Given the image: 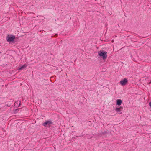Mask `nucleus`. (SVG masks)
Listing matches in <instances>:
<instances>
[{
    "label": "nucleus",
    "mask_w": 151,
    "mask_h": 151,
    "mask_svg": "<svg viewBox=\"0 0 151 151\" xmlns=\"http://www.w3.org/2000/svg\"><path fill=\"white\" fill-rule=\"evenodd\" d=\"M149 105L150 106V107H151V102H150L149 103Z\"/></svg>",
    "instance_id": "8"
},
{
    "label": "nucleus",
    "mask_w": 151,
    "mask_h": 151,
    "mask_svg": "<svg viewBox=\"0 0 151 151\" xmlns=\"http://www.w3.org/2000/svg\"><path fill=\"white\" fill-rule=\"evenodd\" d=\"M107 52L105 51H99L98 52V55L100 56H102L103 59H106L107 57Z\"/></svg>",
    "instance_id": "1"
},
{
    "label": "nucleus",
    "mask_w": 151,
    "mask_h": 151,
    "mask_svg": "<svg viewBox=\"0 0 151 151\" xmlns=\"http://www.w3.org/2000/svg\"><path fill=\"white\" fill-rule=\"evenodd\" d=\"M19 103V104H20V102H19H19H17V103Z\"/></svg>",
    "instance_id": "10"
},
{
    "label": "nucleus",
    "mask_w": 151,
    "mask_h": 151,
    "mask_svg": "<svg viewBox=\"0 0 151 151\" xmlns=\"http://www.w3.org/2000/svg\"><path fill=\"white\" fill-rule=\"evenodd\" d=\"M52 123V122L50 121H46L45 122H44L43 125L44 126H45L47 124H50Z\"/></svg>",
    "instance_id": "5"
},
{
    "label": "nucleus",
    "mask_w": 151,
    "mask_h": 151,
    "mask_svg": "<svg viewBox=\"0 0 151 151\" xmlns=\"http://www.w3.org/2000/svg\"><path fill=\"white\" fill-rule=\"evenodd\" d=\"M27 65H26L24 64L22 67H20L19 69V70H20L23 69H24L25 68H26L27 67Z\"/></svg>",
    "instance_id": "7"
},
{
    "label": "nucleus",
    "mask_w": 151,
    "mask_h": 151,
    "mask_svg": "<svg viewBox=\"0 0 151 151\" xmlns=\"http://www.w3.org/2000/svg\"><path fill=\"white\" fill-rule=\"evenodd\" d=\"M15 39V36H12V35L9 36L8 35L7 38V40L8 42H9V43H11L13 42L14 39Z\"/></svg>",
    "instance_id": "2"
},
{
    "label": "nucleus",
    "mask_w": 151,
    "mask_h": 151,
    "mask_svg": "<svg viewBox=\"0 0 151 151\" xmlns=\"http://www.w3.org/2000/svg\"><path fill=\"white\" fill-rule=\"evenodd\" d=\"M112 42H114V40H112Z\"/></svg>",
    "instance_id": "9"
},
{
    "label": "nucleus",
    "mask_w": 151,
    "mask_h": 151,
    "mask_svg": "<svg viewBox=\"0 0 151 151\" xmlns=\"http://www.w3.org/2000/svg\"><path fill=\"white\" fill-rule=\"evenodd\" d=\"M122 103V101L121 99H117L116 100V104L118 106H120Z\"/></svg>",
    "instance_id": "4"
},
{
    "label": "nucleus",
    "mask_w": 151,
    "mask_h": 151,
    "mask_svg": "<svg viewBox=\"0 0 151 151\" xmlns=\"http://www.w3.org/2000/svg\"><path fill=\"white\" fill-rule=\"evenodd\" d=\"M128 82V80L127 79H124L123 80H122L120 81V83L122 86L125 85Z\"/></svg>",
    "instance_id": "3"
},
{
    "label": "nucleus",
    "mask_w": 151,
    "mask_h": 151,
    "mask_svg": "<svg viewBox=\"0 0 151 151\" xmlns=\"http://www.w3.org/2000/svg\"><path fill=\"white\" fill-rule=\"evenodd\" d=\"M121 109H122L123 107H122L120 106L119 108H116L115 110L117 112H119L121 111Z\"/></svg>",
    "instance_id": "6"
}]
</instances>
